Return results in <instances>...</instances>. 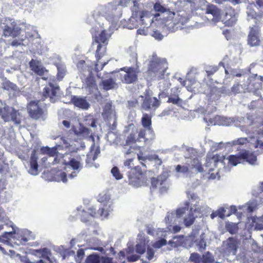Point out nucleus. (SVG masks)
Instances as JSON below:
<instances>
[{"mask_svg": "<svg viewBox=\"0 0 263 263\" xmlns=\"http://www.w3.org/2000/svg\"><path fill=\"white\" fill-rule=\"evenodd\" d=\"M41 151L43 154L48 155L49 157H53L55 155L57 157V156L61 155L60 154H58V149L55 146L52 148H50L48 146L43 147L41 148Z\"/></svg>", "mask_w": 263, "mask_h": 263, "instance_id": "nucleus-25", "label": "nucleus"}, {"mask_svg": "<svg viewBox=\"0 0 263 263\" xmlns=\"http://www.w3.org/2000/svg\"><path fill=\"white\" fill-rule=\"evenodd\" d=\"M152 116L147 114H144L141 118V123L143 127L147 129L152 128Z\"/></svg>", "mask_w": 263, "mask_h": 263, "instance_id": "nucleus-24", "label": "nucleus"}, {"mask_svg": "<svg viewBox=\"0 0 263 263\" xmlns=\"http://www.w3.org/2000/svg\"><path fill=\"white\" fill-rule=\"evenodd\" d=\"M89 217V216L88 215V213L86 211H85L83 210L82 212V214L81 215V221L84 222H87L89 220H88Z\"/></svg>", "mask_w": 263, "mask_h": 263, "instance_id": "nucleus-53", "label": "nucleus"}, {"mask_svg": "<svg viewBox=\"0 0 263 263\" xmlns=\"http://www.w3.org/2000/svg\"><path fill=\"white\" fill-rule=\"evenodd\" d=\"M175 170L177 173H186L189 171V167L185 165H178L176 166Z\"/></svg>", "mask_w": 263, "mask_h": 263, "instance_id": "nucleus-50", "label": "nucleus"}, {"mask_svg": "<svg viewBox=\"0 0 263 263\" xmlns=\"http://www.w3.org/2000/svg\"><path fill=\"white\" fill-rule=\"evenodd\" d=\"M86 263H100V257L97 254H91L87 256Z\"/></svg>", "mask_w": 263, "mask_h": 263, "instance_id": "nucleus-41", "label": "nucleus"}, {"mask_svg": "<svg viewBox=\"0 0 263 263\" xmlns=\"http://www.w3.org/2000/svg\"><path fill=\"white\" fill-rule=\"evenodd\" d=\"M226 229L231 234H235L238 231L237 227L233 223L227 224L226 225Z\"/></svg>", "mask_w": 263, "mask_h": 263, "instance_id": "nucleus-46", "label": "nucleus"}, {"mask_svg": "<svg viewBox=\"0 0 263 263\" xmlns=\"http://www.w3.org/2000/svg\"><path fill=\"white\" fill-rule=\"evenodd\" d=\"M12 231L10 232H5L0 235V242L8 244L13 239L15 241L16 239V231L14 227L12 226Z\"/></svg>", "mask_w": 263, "mask_h": 263, "instance_id": "nucleus-21", "label": "nucleus"}, {"mask_svg": "<svg viewBox=\"0 0 263 263\" xmlns=\"http://www.w3.org/2000/svg\"><path fill=\"white\" fill-rule=\"evenodd\" d=\"M220 120L221 121V124L223 125H228L229 123V119L225 117L220 118Z\"/></svg>", "mask_w": 263, "mask_h": 263, "instance_id": "nucleus-62", "label": "nucleus"}, {"mask_svg": "<svg viewBox=\"0 0 263 263\" xmlns=\"http://www.w3.org/2000/svg\"><path fill=\"white\" fill-rule=\"evenodd\" d=\"M190 260L194 263H201V258L199 254L193 253L191 254Z\"/></svg>", "mask_w": 263, "mask_h": 263, "instance_id": "nucleus-45", "label": "nucleus"}, {"mask_svg": "<svg viewBox=\"0 0 263 263\" xmlns=\"http://www.w3.org/2000/svg\"><path fill=\"white\" fill-rule=\"evenodd\" d=\"M185 237L183 235H179L174 236L173 238V240L169 241L168 243H174L175 247H179L182 246L184 243H185Z\"/></svg>", "mask_w": 263, "mask_h": 263, "instance_id": "nucleus-27", "label": "nucleus"}, {"mask_svg": "<svg viewBox=\"0 0 263 263\" xmlns=\"http://www.w3.org/2000/svg\"><path fill=\"white\" fill-rule=\"evenodd\" d=\"M91 33H92L91 32ZM92 37L93 43L96 42L98 44L95 56L97 62H99L102 57L100 50L103 46H106L108 44L109 35L108 34L107 30L104 29L97 34H92Z\"/></svg>", "mask_w": 263, "mask_h": 263, "instance_id": "nucleus-8", "label": "nucleus"}, {"mask_svg": "<svg viewBox=\"0 0 263 263\" xmlns=\"http://www.w3.org/2000/svg\"><path fill=\"white\" fill-rule=\"evenodd\" d=\"M218 67L217 66H211L206 70L207 77H210L214 74L218 70Z\"/></svg>", "mask_w": 263, "mask_h": 263, "instance_id": "nucleus-48", "label": "nucleus"}, {"mask_svg": "<svg viewBox=\"0 0 263 263\" xmlns=\"http://www.w3.org/2000/svg\"><path fill=\"white\" fill-rule=\"evenodd\" d=\"M167 68L168 64L165 59L153 54L149 61L146 73L149 77L160 80L164 78Z\"/></svg>", "mask_w": 263, "mask_h": 263, "instance_id": "nucleus-1", "label": "nucleus"}, {"mask_svg": "<svg viewBox=\"0 0 263 263\" xmlns=\"http://www.w3.org/2000/svg\"><path fill=\"white\" fill-rule=\"evenodd\" d=\"M239 243V240L237 238L232 237H229L226 241V251L229 254L235 255L237 251Z\"/></svg>", "mask_w": 263, "mask_h": 263, "instance_id": "nucleus-15", "label": "nucleus"}, {"mask_svg": "<svg viewBox=\"0 0 263 263\" xmlns=\"http://www.w3.org/2000/svg\"><path fill=\"white\" fill-rule=\"evenodd\" d=\"M255 148H259L260 149L263 150V141L259 139H257L253 144Z\"/></svg>", "mask_w": 263, "mask_h": 263, "instance_id": "nucleus-52", "label": "nucleus"}, {"mask_svg": "<svg viewBox=\"0 0 263 263\" xmlns=\"http://www.w3.org/2000/svg\"><path fill=\"white\" fill-rule=\"evenodd\" d=\"M58 176L59 177V179L63 182H67V174L65 172H61L60 174L58 175Z\"/></svg>", "mask_w": 263, "mask_h": 263, "instance_id": "nucleus-59", "label": "nucleus"}, {"mask_svg": "<svg viewBox=\"0 0 263 263\" xmlns=\"http://www.w3.org/2000/svg\"><path fill=\"white\" fill-rule=\"evenodd\" d=\"M120 70L124 72L123 74H119V79L122 83L130 84L138 81L139 71L137 68L134 67H124Z\"/></svg>", "mask_w": 263, "mask_h": 263, "instance_id": "nucleus-9", "label": "nucleus"}, {"mask_svg": "<svg viewBox=\"0 0 263 263\" xmlns=\"http://www.w3.org/2000/svg\"><path fill=\"white\" fill-rule=\"evenodd\" d=\"M190 204L189 201H186L184 203V207H182L177 209L176 212V216L178 218L183 216V215L185 213L186 211L189 210Z\"/></svg>", "mask_w": 263, "mask_h": 263, "instance_id": "nucleus-32", "label": "nucleus"}, {"mask_svg": "<svg viewBox=\"0 0 263 263\" xmlns=\"http://www.w3.org/2000/svg\"><path fill=\"white\" fill-rule=\"evenodd\" d=\"M134 158H129L126 159L123 162L124 166L128 169L131 170V168L134 167Z\"/></svg>", "mask_w": 263, "mask_h": 263, "instance_id": "nucleus-49", "label": "nucleus"}, {"mask_svg": "<svg viewBox=\"0 0 263 263\" xmlns=\"http://www.w3.org/2000/svg\"><path fill=\"white\" fill-rule=\"evenodd\" d=\"M167 244V241L164 238H162L158 241H155L152 244L153 248L159 249Z\"/></svg>", "mask_w": 263, "mask_h": 263, "instance_id": "nucleus-43", "label": "nucleus"}, {"mask_svg": "<svg viewBox=\"0 0 263 263\" xmlns=\"http://www.w3.org/2000/svg\"><path fill=\"white\" fill-rule=\"evenodd\" d=\"M152 36L159 40H162L163 37V35L158 30L154 31Z\"/></svg>", "mask_w": 263, "mask_h": 263, "instance_id": "nucleus-56", "label": "nucleus"}, {"mask_svg": "<svg viewBox=\"0 0 263 263\" xmlns=\"http://www.w3.org/2000/svg\"><path fill=\"white\" fill-rule=\"evenodd\" d=\"M256 25L250 28V32L248 36V43L250 46H257L260 44L259 38V27L255 22Z\"/></svg>", "mask_w": 263, "mask_h": 263, "instance_id": "nucleus-12", "label": "nucleus"}, {"mask_svg": "<svg viewBox=\"0 0 263 263\" xmlns=\"http://www.w3.org/2000/svg\"><path fill=\"white\" fill-rule=\"evenodd\" d=\"M111 172L113 176L117 179L119 180L122 178V174L120 173L119 168L117 166H114L111 169Z\"/></svg>", "mask_w": 263, "mask_h": 263, "instance_id": "nucleus-44", "label": "nucleus"}, {"mask_svg": "<svg viewBox=\"0 0 263 263\" xmlns=\"http://www.w3.org/2000/svg\"><path fill=\"white\" fill-rule=\"evenodd\" d=\"M91 130L85 127L83 124H80L78 130L75 131V134L77 135H83L86 137L89 136Z\"/></svg>", "mask_w": 263, "mask_h": 263, "instance_id": "nucleus-29", "label": "nucleus"}, {"mask_svg": "<svg viewBox=\"0 0 263 263\" xmlns=\"http://www.w3.org/2000/svg\"><path fill=\"white\" fill-rule=\"evenodd\" d=\"M71 102L74 106L80 108L87 109L89 107V104L85 99L76 96H71Z\"/></svg>", "mask_w": 263, "mask_h": 263, "instance_id": "nucleus-20", "label": "nucleus"}, {"mask_svg": "<svg viewBox=\"0 0 263 263\" xmlns=\"http://www.w3.org/2000/svg\"><path fill=\"white\" fill-rule=\"evenodd\" d=\"M29 66L32 71L38 76H42L47 70L44 67L40 65L39 62L32 59L29 62Z\"/></svg>", "mask_w": 263, "mask_h": 263, "instance_id": "nucleus-19", "label": "nucleus"}, {"mask_svg": "<svg viewBox=\"0 0 263 263\" xmlns=\"http://www.w3.org/2000/svg\"><path fill=\"white\" fill-rule=\"evenodd\" d=\"M145 172L139 165L135 166L127 172L128 184L136 187L146 185Z\"/></svg>", "mask_w": 263, "mask_h": 263, "instance_id": "nucleus-4", "label": "nucleus"}, {"mask_svg": "<svg viewBox=\"0 0 263 263\" xmlns=\"http://www.w3.org/2000/svg\"><path fill=\"white\" fill-rule=\"evenodd\" d=\"M112 258L108 257H105L102 258V263H112Z\"/></svg>", "mask_w": 263, "mask_h": 263, "instance_id": "nucleus-63", "label": "nucleus"}, {"mask_svg": "<svg viewBox=\"0 0 263 263\" xmlns=\"http://www.w3.org/2000/svg\"><path fill=\"white\" fill-rule=\"evenodd\" d=\"M228 159L229 163L232 165L236 166L239 163L247 162L250 164H255L257 161V157L254 152L243 149L237 155H230Z\"/></svg>", "mask_w": 263, "mask_h": 263, "instance_id": "nucleus-5", "label": "nucleus"}, {"mask_svg": "<svg viewBox=\"0 0 263 263\" xmlns=\"http://www.w3.org/2000/svg\"><path fill=\"white\" fill-rule=\"evenodd\" d=\"M33 238L31 232L25 231L20 234L16 233V241L14 242L18 245H25L28 241L33 239Z\"/></svg>", "mask_w": 263, "mask_h": 263, "instance_id": "nucleus-18", "label": "nucleus"}, {"mask_svg": "<svg viewBox=\"0 0 263 263\" xmlns=\"http://www.w3.org/2000/svg\"><path fill=\"white\" fill-rule=\"evenodd\" d=\"M8 106L4 107V110L2 115V119L5 122H8L10 120V115L12 112V109Z\"/></svg>", "mask_w": 263, "mask_h": 263, "instance_id": "nucleus-35", "label": "nucleus"}, {"mask_svg": "<svg viewBox=\"0 0 263 263\" xmlns=\"http://www.w3.org/2000/svg\"><path fill=\"white\" fill-rule=\"evenodd\" d=\"M85 255L84 251L83 249H79L77 251V257L80 259H82Z\"/></svg>", "mask_w": 263, "mask_h": 263, "instance_id": "nucleus-61", "label": "nucleus"}, {"mask_svg": "<svg viewBox=\"0 0 263 263\" xmlns=\"http://www.w3.org/2000/svg\"><path fill=\"white\" fill-rule=\"evenodd\" d=\"M146 257L148 260H151L154 256L155 252L153 249L148 248L146 251Z\"/></svg>", "mask_w": 263, "mask_h": 263, "instance_id": "nucleus-54", "label": "nucleus"}, {"mask_svg": "<svg viewBox=\"0 0 263 263\" xmlns=\"http://www.w3.org/2000/svg\"><path fill=\"white\" fill-rule=\"evenodd\" d=\"M85 84L86 87L89 89H98V86L95 78L91 72L89 73L88 76L86 78Z\"/></svg>", "mask_w": 263, "mask_h": 263, "instance_id": "nucleus-23", "label": "nucleus"}, {"mask_svg": "<svg viewBox=\"0 0 263 263\" xmlns=\"http://www.w3.org/2000/svg\"><path fill=\"white\" fill-rule=\"evenodd\" d=\"M102 84L104 89L105 90H109L113 89L116 85L115 81L112 78H109L102 81Z\"/></svg>", "mask_w": 263, "mask_h": 263, "instance_id": "nucleus-26", "label": "nucleus"}, {"mask_svg": "<svg viewBox=\"0 0 263 263\" xmlns=\"http://www.w3.org/2000/svg\"><path fill=\"white\" fill-rule=\"evenodd\" d=\"M100 152V151L99 147H97V148L95 150V151L94 152V154L93 155H92L91 154H89L87 155L86 162H87L88 161H89L90 160L95 161L97 159Z\"/></svg>", "mask_w": 263, "mask_h": 263, "instance_id": "nucleus-47", "label": "nucleus"}, {"mask_svg": "<svg viewBox=\"0 0 263 263\" xmlns=\"http://www.w3.org/2000/svg\"><path fill=\"white\" fill-rule=\"evenodd\" d=\"M77 66L81 73H82L86 70L89 71V67L86 65L84 60L79 61L77 64Z\"/></svg>", "mask_w": 263, "mask_h": 263, "instance_id": "nucleus-39", "label": "nucleus"}, {"mask_svg": "<svg viewBox=\"0 0 263 263\" xmlns=\"http://www.w3.org/2000/svg\"><path fill=\"white\" fill-rule=\"evenodd\" d=\"M2 87L4 89L7 90H15L17 87L15 84L6 79H5L2 83Z\"/></svg>", "mask_w": 263, "mask_h": 263, "instance_id": "nucleus-30", "label": "nucleus"}, {"mask_svg": "<svg viewBox=\"0 0 263 263\" xmlns=\"http://www.w3.org/2000/svg\"><path fill=\"white\" fill-rule=\"evenodd\" d=\"M22 41H19L17 40H14L11 43L10 45L13 47H17L22 44Z\"/></svg>", "mask_w": 263, "mask_h": 263, "instance_id": "nucleus-64", "label": "nucleus"}, {"mask_svg": "<svg viewBox=\"0 0 263 263\" xmlns=\"http://www.w3.org/2000/svg\"><path fill=\"white\" fill-rule=\"evenodd\" d=\"M88 213L89 216L95 217L97 216V214H99L101 216H103L104 209L103 208H100L97 212L96 210L93 208H90L86 211Z\"/></svg>", "mask_w": 263, "mask_h": 263, "instance_id": "nucleus-37", "label": "nucleus"}, {"mask_svg": "<svg viewBox=\"0 0 263 263\" xmlns=\"http://www.w3.org/2000/svg\"><path fill=\"white\" fill-rule=\"evenodd\" d=\"M195 220V217L194 216L193 208H191L189 213L187 217L184 218V223L186 227H189L192 225Z\"/></svg>", "mask_w": 263, "mask_h": 263, "instance_id": "nucleus-28", "label": "nucleus"}, {"mask_svg": "<svg viewBox=\"0 0 263 263\" xmlns=\"http://www.w3.org/2000/svg\"><path fill=\"white\" fill-rule=\"evenodd\" d=\"M130 0H114L111 4V8H108V10L113 9L114 7H126Z\"/></svg>", "mask_w": 263, "mask_h": 263, "instance_id": "nucleus-33", "label": "nucleus"}, {"mask_svg": "<svg viewBox=\"0 0 263 263\" xmlns=\"http://www.w3.org/2000/svg\"><path fill=\"white\" fill-rule=\"evenodd\" d=\"M225 156L220 154L208 155L206 157L205 166L208 167L209 172L213 171L219 163H224Z\"/></svg>", "mask_w": 263, "mask_h": 263, "instance_id": "nucleus-10", "label": "nucleus"}, {"mask_svg": "<svg viewBox=\"0 0 263 263\" xmlns=\"http://www.w3.org/2000/svg\"><path fill=\"white\" fill-rule=\"evenodd\" d=\"M249 143V140L248 138L241 137L237 138L232 141L231 144L232 146L235 145H246Z\"/></svg>", "mask_w": 263, "mask_h": 263, "instance_id": "nucleus-36", "label": "nucleus"}, {"mask_svg": "<svg viewBox=\"0 0 263 263\" xmlns=\"http://www.w3.org/2000/svg\"><path fill=\"white\" fill-rule=\"evenodd\" d=\"M124 133L128 134L125 140V145L130 144L140 141V139L145 138L146 131L144 129L138 130L137 127L134 124L130 123L125 127Z\"/></svg>", "mask_w": 263, "mask_h": 263, "instance_id": "nucleus-6", "label": "nucleus"}, {"mask_svg": "<svg viewBox=\"0 0 263 263\" xmlns=\"http://www.w3.org/2000/svg\"><path fill=\"white\" fill-rule=\"evenodd\" d=\"M217 215L220 218H223L225 216L226 210L223 208H221L217 211Z\"/></svg>", "mask_w": 263, "mask_h": 263, "instance_id": "nucleus-57", "label": "nucleus"}, {"mask_svg": "<svg viewBox=\"0 0 263 263\" xmlns=\"http://www.w3.org/2000/svg\"><path fill=\"white\" fill-rule=\"evenodd\" d=\"M82 160L81 155L70 152L63 155L57 156L55 157L53 164H62L70 166L74 171H79L83 167Z\"/></svg>", "mask_w": 263, "mask_h": 263, "instance_id": "nucleus-3", "label": "nucleus"}, {"mask_svg": "<svg viewBox=\"0 0 263 263\" xmlns=\"http://www.w3.org/2000/svg\"><path fill=\"white\" fill-rule=\"evenodd\" d=\"M214 259L211 255L210 252H207L206 254L202 255L201 258V261L202 263H213Z\"/></svg>", "mask_w": 263, "mask_h": 263, "instance_id": "nucleus-42", "label": "nucleus"}, {"mask_svg": "<svg viewBox=\"0 0 263 263\" xmlns=\"http://www.w3.org/2000/svg\"><path fill=\"white\" fill-rule=\"evenodd\" d=\"M136 252L140 254H143L145 252V244H137L136 245Z\"/></svg>", "mask_w": 263, "mask_h": 263, "instance_id": "nucleus-51", "label": "nucleus"}, {"mask_svg": "<svg viewBox=\"0 0 263 263\" xmlns=\"http://www.w3.org/2000/svg\"><path fill=\"white\" fill-rule=\"evenodd\" d=\"M31 254L39 258H43L47 260H50V255L51 253L47 248H44L40 249L32 250Z\"/></svg>", "mask_w": 263, "mask_h": 263, "instance_id": "nucleus-22", "label": "nucleus"}, {"mask_svg": "<svg viewBox=\"0 0 263 263\" xmlns=\"http://www.w3.org/2000/svg\"><path fill=\"white\" fill-rule=\"evenodd\" d=\"M173 104L179 105L182 103V100L179 97L177 93H171L167 101Z\"/></svg>", "mask_w": 263, "mask_h": 263, "instance_id": "nucleus-31", "label": "nucleus"}, {"mask_svg": "<svg viewBox=\"0 0 263 263\" xmlns=\"http://www.w3.org/2000/svg\"><path fill=\"white\" fill-rule=\"evenodd\" d=\"M59 89L58 86L50 83L43 90V97L46 98H49L50 101L53 102Z\"/></svg>", "mask_w": 263, "mask_h": 263, "instance_id": "nucleus-14", "label": "nucleus"}, {"mask_svg": "<svg viewBox=\"0 0 263 263\" xmlns=\"http://www.w3.org/2000/svg\"><path fill=\"white\" fill-rule=\"evenodd\" d=\"M19 113L15 109H12V112L10 115V120L14 122L16 124H20L21 123V120L18 118Z\"/></svg>", "mask_w": 263, "mask_h": 263, "instance_id": "nucleus-40", "label": "nucleus"}, {"mask_svg": "<svg viewBox=\"0 0 263 263\" xmlns=\"http://www.w3.org/2000/svg\"><path fill=\"white\" fill-rule=\"evenodd\" d=\"M140 256L137 255H132L127 257V259L128 262H134L138 260Z\"/></svg>", "mask_w": 263, "mask_h": 263, "instance_id": "nucleus-58", "label": "nucleus"}, {"mask_svg": "<svg viewBox=\"0 0 263 263\" xmlns=\"http://www.w3.org/2000/svg\"><path fill=\"white\" fill-rule=\"evenodd\" d=\"M160 105V101L156 97L146 96L141 104V107L145 110L152 108L156 109Z\"/></svg>", "mask_w": 263, "mask_h": 263, "instance_id": "nucleus-13", "label": "nucleus"}, {"mask_svg": "<svg viewBox=\"0 0 263 263\" xmlns=\"http://www.w3.org/2000/svg\"><path fill=\"white\" fill-rule=\"evenodd\" d=\"M154 10L156 12L154 14L155 17L159 16L160 14L164 12H166L168 14V17L171 18H173L175 15V13L174 12L170 11L168 9H166L159 2H156L154 4Z\"/></svg>", "mask_w": 263, "mask_h": 263, "instance_id": "nucleus-16", "label": "nucleus"}, {"mask_svg": "<svg viewBox=\"0 0 263 263\" xmlns=\"http://www.w3.org/2000/svg\"><path fill=\"white\" fill-rule=\"evenodd\" d=\"M85 124L92 127H96V120L93 118L92 115H89L85 117Z\"/></svg>", "mask_w": 263, "mask_h": 263, "instance_id": "nucleus-38", "label": "nucleus"}, {"mask_svg": "<svg viewBox=\"0 0 263 263\" xmlns=\"http://www.w3.org/2000/svg\"><path fill=\"white\" fill-rule=\"evenodd\" d=\"M205 12L207 14H211L213 16V18L212 19L213 22L216 23L221 20L224 25L227 27L234 26L237 21L233 10H227L221 17L220 10L217 6L213 4H209L207 5Z\"/></svg>", "mask_w": 263, "mask_h": 263, "instance_id": "nucleus-2", "label": "nucleus"}, {"mask_svg": "<svg viewBox=\"0 0 263 263\" xmlns=\"http://www.w3.org/2000/svg\"><path fill=\"white\" fill-rule=\"evenodd\" d=\"M240 85L239 83L235 84L231 87V92L236 94L240 92Z\"/></svg>", "mask_w": 263, "mask_h": 263, "instance_id": "nucleus-55", "label": "nucleus"}, {"mask_svg": "<svg viewBox=\"0 0 263 263\" xmlns=\"http://www.w3.org/2000/svg\"><path fill=\"white\" fill-rule=\"evenodd\" d=\"M159 181L158 179H157L154 177L152 178H151V185L153 187V188H154V189L156 188L157 186V185L159 183Z\"/></svg>", "mask_w": 263, "mask_h": 263, "instance_id": "nucleus-60", "label": "nucleus"}, {"mask_svg": "<svg viewBox=\"0 0 263 263\" xmlns=\"http://www.w3.org/2000/svg\"><path fill=\"white\" fill-rule=\"evenodd\" d=\"M256 4L258 13H255L254 18L257 20V17L261 18L263 16V0H256Z\"/></svg>", "mask_w": 263, "mask_h": 263, "instance_id": "nucleus-34", "label": "nucleus"}, {"mask_svg": "<svg viewBox=\"0 0 263 263\" xmlns=\"http://www.w3.org/2000/svg\"><path fill=\"white\" fill-rule=\"evenodd\" d=\"M27 111L30 117L35 120L43 118L47 114L45 104H42L40 101H32L27 105Z\"/></svg>", "mask_w": 263, "mask_h": 263, "instance_id": "nucleus-7", "label": "nucleus"}, {"mask_svg": "<svg viewBox=\"0 0 263 263\" xmlns=\"http://www.w3.org/2000/svg\"><path fill=\"white\" fill-rule=\"evenodd\" d=\"M38 157L36 156V151L33 149L32 152L30 160L29 173L31 175H36L38 174Z\"/></svg>", "mask_w": 263, "mask_h": 263, "instance_id": "nucleus-17", "label": "nucleus"}, {"mask_svg": "<svg viewBox=\"0 0 263 263\" xmlns=\"http://www.w3.org/2000/svg\"><path fill=\"white\" fill-rule=\"evenodd\" d=\"M21 32V28L18 26L17 23L13 21L11 22L10 24H7L4 26L3 29V35L5 37H16L20 35Z\"/></svg>", "mask_w": 263, "mask_h": 263, "instance_id": "nucleus-11", "label": "nucleus"}]
</instances>
